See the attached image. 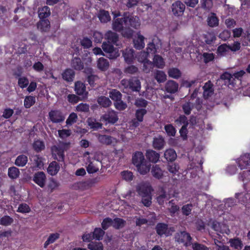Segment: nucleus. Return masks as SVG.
<instances>
[{"label": "nucleus", "mask_w": 250, "mask_h": 250, "mask_svg": "<svg viewBox=\"0 0 250 250\" xmlns=\"http://www.w3.org/2000/svg\"><path fill=\"white\" fill-rule=\"evenodd\" d=\"M125 25L126 27H131L138 29L140 26L139 18L137 16H133L129 12H125L121 18H117L112 23V28L117 32H120L123 30Z\"/></svg>", "instance_id": "1"}, {"label": "nucleus", "mask_w": 250, "mask_h": 250, "mask_svg": "<svg viewBox=\"0 0 250 250\" xmlns=\"http://www.w3.org/2000/svg\"><path fill=\"white\" fill-rule=\"evenodd\" d=\"M121 85L123 86V92L127 93L130 92H139L141 88L140 80L136 77H132L129 79H124L120 82Z\"/></svg>", "instance_id": "2"}, {"label": "nucleus", "mask_w": 250, "mask_h": 250, "mask_svg": "<svg viewBox=\"0 0 250 250\" xmlns=\"http://www.w3.org/2000/svg\"><path fill=\"white\" fill-rule=\"evenodd\" d=\"M110 42H104L102 44V49L107 54V57L110 59L117 58L119 56L118 50Z\"/></svg>", "instance_id": "3"}, {"label": "nucleus", "mask_w": 250, "mask_h": 250, "mask_svg": "<svg viewBox=\"0 0 250 250\" xmlns=\"http://www.w3.org/2000/svg\"><path fill=\"white\" fill-rule=\"evenodd\" d=\"M147 111L145 108L138 109L135 111V118L132 119L131 125L132 126L137 127L140 123L143 121L144 117L146 114Z\"/></svg>", "instance_id": "4"}, {"label": "nucleus", "mask_w": 250, "mask_h": 250, "mask_svg": "<svg viewBox=\"0 0 250 250\" xmlns=\"http://www.w3.org/2000/svg\"><path fill=\"white\" fill-rule=\"evenodd\" d=\"M49 119L53 123H60L64 121L65 117L60 110H51L48 113Z\"/></svg>", "instance_id": "5"}, {"label": "nucleus", "mask_w": 250, "mask_h": 250, "mask_svg": "<svg viewBox=\"0 0 250 250\" xmlns=\"http://www.w3.org/2000/svg\"><path fill=\"white\" fill-rule=\"evenodd\" d=\"M171 12L175 16H182L185 10V5L180 0H176L171 6Z\"/></svg>", "instance_id": "6"}, {"label": "nucleus", "mask_w": 250, "mask_h": 250, "mask_svg": "<svg viewBox=\"0 0 250 250\" xmlns=\"http://www.w3.org/2000/svg\"><path fill=\"white\" fill-rule=\"evenodd\" d=\"M51 152L55 159L60 162H64V150L62 147L53 146L51 147Z\"/></svg>", "instance_id": "7"}, {"label": "nucleus", "mask_w": 250, "mask_h": 250, "mask_svg": "<svg viewBox=\"0 0 250 250\" xmlns=\"http://www.w3.org/2000/svg\"><path fill=\"white\" fill-rule=\"evenodd\" d=\"M101 119L107 123L114 124L118 120V116L116 112L113 110H108L102 116Z\"/></svg>", "instance_id": "8"}, {"label": "nucleus", "mask_w": 250, "mask_h": 250, "mask_svg": "<svg viewBox=\"0 0 250 250\" xmlns=\"http://www.w3.org/2000/svg\"><path fill=\"white\" fill-rule=\"evenodd\" d=\"M175 238L179 243H183L186 246L190 245L192 239L189 233L185 231L177 233Z\"/></svg>", "instance_id": "9"}, {"label": "nucleus", "mask_w": 250, "mask_h": 250, "mask_svg": "<svg viewBox=\"0 0 250 250\" xmlns=\"http://www.w3.org/2000/svg\"><path fill=\"white\" fill-rule=\"evenodd\" d=\"M33 181L41 188H43L46 181V175L43 171L37 172L33 175Z\"/></svg>", "instance_id": "10"}, {"label": "nucleus", "mask_w": 250, "mask_h": 250, "mask_svg": "<svg viewBox=\"0 0 250 250\" xmlns=\"http://www.w3.org/2000/svg\"><path fill=\"white\" fill-rule=\"evenodd\" d=\"M238 167L241 169L247 168V167L250 166V154L245 153L241 155L237 161Z\"/></svg>", "instance_id": "11"}, {"label": "nucleus", "mask_w": 250, "mask_h": 250, "mask_svg": "<svg viewBox=\"0 0 250 250\" xmlns=\"http://www.w3.org/2000/svg\"><path fill=\"white\" fill-rule=\"evenodd\" d=\"M123 56L127 64H131L134 60V51L132 48H126L123 51Z\"/></svg>", "instance_id": "12"}, {"label": "nucleus", "mask_w": 250, "mask_h": 250, "mask_svg": "<svg viewBox=\"0 0 250 250\" xmlns=\"http://www.w3.org/2000/svg\"><path fill=\"white\" fill-rule=\"evenodd\" d=\"M166 144V142L164 137L161 135L153 138L152 142V146L156 150L162 149Z\"/></svg>", "instance_id": "13"}, {"label": "nucleus", "mask_w": 250, "mask_h": 250, "mask_svg": "<svg viewBox=\"0 0 250 250\" xmlns=\"http://www.w3.org/2000/svg\"><path fill=\"white\" fill-rule=\"evenodd\" d=\"M134 163H135V166L136 167L138 171L140 174L144 175L149 171L151 166L150 164H147L146 161L142 163L140 162L138 163V162L135 161Z\"/></svg>", "instance_id": "14"}, {"label": "nucleus", "mask_w": 250, "mask_h": 250, "mask_svg": "<svg viewBox=\"0 0 250 250\" xmlns=\"http://www.w3.org/2000/svg\"><path fill=\"white\" fill-rule=\"evenodd\" d=\"M75 91L77 94L86 97L88 92L86 91L85 84L81 81H77L75 83Z\"/></svg>", "instance_id": "15"}, {"label": "nucleus", "mask_w": 250, "mask_h": 250, "mask_svg": "<svg viewBox=\"0 0 250 250\" xmlns=\"http://www.w3.org/2000/svg\"><path fill=\"white\" fill-rule=\"evenodd\" d=\"M37 27L42 32H46L50 28V22L48 19H42L37 22Z\"/></svg>", "instance_id": "16"}, {"label": "nucleus", "mask_w": 250, "mask_h": 250, "mask_svg": "<svg viewBox=\"0 0 250 250\" xmlns=\"http://www.w3.org/2000/svg\"><path fill=\"white\" fill-rule=\"evenodd\" d=\"M178 83L173 80H168L165 84V88L167 93H175L178 91Z\"/></svg>", "instance_id": "17"}, {"label": "nucleus", "mask_w": 250, "mask_h": 250, "mask_svg": "<svg viewBox=\"0 0 250 250\" xmlns=\"http://www.w3.org/2000/svg\"><path fill=\"white\" fill-rule=\"evenodd\" d=\"M146 159L149 162L154 163H157L160 158L159 153L152 149L146 150Z\"/></svg>", "instance_id": "18"}, {"label": "nucleus", "mask_w": 250, "mask_h": 250, "mask_svg": "<svg viewBox=\"0 0 250 250\" xmlns=\"http://www.w3.org/2000/svg\"><path fill=\"white\" fill-rule=\"evenodd\" d=\"M145 38L140 33H137V37L133 40L134 47L138 50H141L145 47Z\"/></svg>", "instance_id": "19"}, {"label": "nucleus", "mask_w": 250, "mask_h": 250, "mask_svg": "<svg viewBox=\"0 0 250 250\" xmlns=\"http://www.w3.org/2000/svg\"><path fill=\"white\" fill-rule=\"evenodd\" d=\"M75 73L72 69L67 68L62 73V77L67 82H72L75 77Z\"/></svg>", "instance_id": "20"}, {"label": "nucleus", "mask_w": 250, "mask_h": 250, "mask_svg": "<svg viewBox=\"0 0 250 250\" xmlns=\"http://www.w3.org/2000/svg\"><path fill=\"white\" fill-rule=\"evenodd\" d=\"M137 191L142 197L151 195V187L148 186L141 185L137 188Z\"/></svg>", "instance_id": "21"}, {"label": "nucleus", "mask_w": 250, "mask_h": 250, "mask_svg": "<svg viewBox=\"0 0 250 250\" xmlns=\"http://www.w3.org/2000/svg\"><path fill=\"white\" fill-rule=\"evenodd\" d=\"M109 66L108 60L104 58H100L97 61V67L102 71H106Z\"/></svg>", "instance_id": "22"}, {"label": "nucleus", "mask_w": 250, "mask_h": 250, "mask_svg": "<svg viewBox=\"0 0 250 250\" xmlns=\"http://www.w3.org/2000/svg\"><path fill=\"white\" fill-rule=\"evenodd\" d=\"M60 168V165L57 162L53 161L49 165L47 172L50 175L54 176L57 174Z\"/></svg>", "instance_id": "23"}, {"label": "nucleus", "mask_w": 250, "mask_h": 250, "mask_svg": "<svg viewBox=\"0 0 250 250\" xmlns=\"http://www.w3.org/2000/svg\"><path fill=\"white\" fill-rule=\"evenodd\" d=\"M157 234L162 236L166 234L168 230V225L164 223H158L155 227Z\"/></svg>", "instance_id": "24"}, {"label": "nucleus", "mask_w": 250, "mask_h": 250, "mask_svg": "<svg viewBox=\"0 0 250 250\" xmlns=\"http://www.w3.org/2000/svg\"><path fill=\"white\" fill-rule=\"evenodd\" d=\"M105 37L108 42L113 44H116L119 40V36L116 32L112 31H108L105 34Z\"/></svg>", "instance_id": "25"}, {"label": "nucleus", "mask_w": 250, "mask_h": 250, "mask_svg": "<svg viewBox=\"0 0 250 250\" xmlns=\"http://www.w3.org/2000/svg\"><path fill=\"white\" fill-rule=\"evenodd\" d=\"M71 66L76 70H82L83 69V63L79 57H74L71 61Z\"/></svg>", "instance_id": "26"}, {"label": "nucleus", "mask_w": 250, "mask_h": 250, "mask_svg": "<svg viewBox=\"0 0 250 250\" xmlns=\"http://www.w3.org/2000/svg\"><path fill=\"white\" fill-rule=\"evenodd\" d=\"M164 157L167 161L173 162L176 159L177 154L173 149L169 148L166 150L165 152Z\"/></svg>", "instance_id": "27"}, {"label": "nucleus", "mask_w": 250, "mask_h": 250, "mask_svg": "<svg viewBox=\"0 0 250 250\" xmlns=\"http://www.w3.org/2000/svg\"><path fill=\"white\" fill-rule=\"evenodd\" d=\"M112 227L116 229L124 228L126 225V221L122 218L116 217L112 219Z\"/></svg>", "instance_id": "28"}, {"label": "nucleus", "mask_w": 250, "mask_h": 250, "mask_svg": "<svg viewBox=\"0 0 250 250\" xmlns=\"http://www.w3.org/2000/svg\"><path fill=\"white\" fill-rule=\"evenodd\" d=\"M158 40V39L154 38L151 42H150L147 44V46L146 47V53L148 54H155L157 52V49L159 47L155 44V42L156 41Z\"/></svg>", "instance_id": "29"}, {"label": "nucleus", "mask_w": 250, "mask_h": 250, "mask_svg": "<svg viewBox=\"0 0 250 250\" xmlns=\"http://www.w3.org/2000/svg\"><path fill=\"white\" fill-rule=\"evenodd\" d=\"M27 162V157L24 154H21L16 159L15 164L18 167H23L26 165Z\"/></svg>", "instance_id": "30"}, {"label": "nucleus", "mask_w": 250, "mask_h": 250, "mask_svg": "<svg viewBox=\"0 0 250 250\" xmlns=\"http://www.w3.org/2000/svg\"><path fill=\"white\" fill-rule=\"evenodd\" d=\"M97 102L100 106L105 108L108 107L112 104L110 100L104 96L99 97L97 99Z\"/></svg>", "instance_id": "31"}, {"label": "nucleus", "mask_w": 250, "mask_h": 250, "mask_svg": "<svg viewBox=\"0 0 250 250\" xmlns=\"http://www.w3.org/2000/svg\"><path fill=\"white\" fill-rule=\"evenodd\" d=\"M168 76L170 78L178 79L181 77V71L177 68H170L167 71Z\"/></svg>", "instance_id": "32"}, {"label": "nucleus", "mask_w": 250, "mask_h": 250, "mask_svg": "<svg viewBox=\"0 0 250 250\" xmlns=\"http://www.w3.org/2000/svg\"><path fill=\"white\" fill-rule=\"evenodd\" d=\"M50 14V9L47 6H44L39 10V17L40 20L46 19Z\"/></svg>", "instance_id": "33"}, {"label": "nucleus", "mask_w": 250, "mask_h": 250, "mask_svg": "<svg viewBox=\"0 0 250 250\" xmlns=\"http://www.w3.org/2000/svg\"><path fill=\"white\" fill-rule=\"evenodd\" d=\"M229 242L230 246L236 250H241L243 247L242 241L239 238L230 239Z\"/></svg>", "instance_id": "34"}, {"label": "nucleus", "mask_w": 250, "mask_h": 250, "mask_svg": "<svg viewBox=\"0 0 250 250\" xmlns=\"http://www.w3.org/2000/svg\"><path fill=\"white\" fill-rule=\"evenodd\" d=\"M20 175V171L17 167H12L8 169V176L11 179H17Z\"/></svg>", "instance_id": "35"}, {"label": "nucleus", "mask_w": 250, "mask_h": 250, "mask_svg": "<svg viewBox=\"0 0 250 250\" xmlns=\"http://www.w3.org/2000/svg\"><path fill=\"white\" fill-rule=\"evenodd\" d=\"M60 237V234L58 233H51L48 237L47 240L43 245V247L46 249L48 245L55 242Z\"/></svg>", "instance_id": "36"}, {"label": "nucleus", "mask_w": 250, "mask_h": 250, "mask_svg": "<svg viewBox=\"0 0 250 250\" xmlns=\"http://www.w3.org/2000/svg\"><path fill=\"white\" fill-rule=\"evenodd\" d=\"M100 180V177L97 176L95 178L89 179L82 183L83 187L85 188H89L94 186Z\"/></svg>", "instance_id": "37"}, {"label": "nucleus", "mask_w": 250, "mask_h": 250, "mask_svg": "<svg viewBox=\"0 0 250 250\" xmlns=\"http://www.w3.org/2000/svg\"><path fill=\"white\" fill-rule=\"evenodd\" d=\"M88 125L90 126V128L93 130H98L102 128V124L100 122H97L95 119L89 118L87 119Z\"/></svg>", "instance_id": "38"}, {"label": "nucleus", "mask_w": 250, "mask_h": 250, "mask_svg": "<svg viewBox=\"0 0 250 250\" xmlns=\"http://www.w3.org/2000/svg\"><path fill=\"white\" fill-rule=\"evenodd\" d=\"M110 98L114 102L120 101L122 98V94L117 89H112L109 93Z\"/></svg>", "instance_id": "39"}, {"label": "nucleus", "mask_w": 250, "mask_h": 250, "mask_svg": "<svg viewBox=\"0 0 250 250\" xmlns=\"http://www.w3.org/2000/svg\"><path fill=\"white\" fill-rule=\"evenodd\" d=\"M153 62L154 65L158 68H162L165 66L163 58L159 55H154Z\"/></svg>", "instance_id": "40"}, {"label": "nucleus", "mask_w": 250, "mask_h": 250, "mask_svg": "<svg viewBox=\"0 0 250 250\" xmlns=\"http://www.w3.org/2000/svg\"><path fill=\"white\" fill-rule=\"evenodd\" d=\"M151 172L153 176L158 179L161 178L163 175L162 170L157 165L153 166Z\"/></svg>", "instance_id": "41"}, {"label": "nucleus", "mask_w": 250, "mask_h": 250, "mask_svg": "<svg viewBox=\"0 0 250 250\" xmlns=\"http://www.w3.org/2000/svg\"><path fill=\"white\" fill-rule=\"evenodd\" d=\"M145 159L144 157V155L143 153L141 151H136L135 152L132 158V161L133 164L135 166V161L138 162V163H143L145 162Z\"/></svg>", "instance_id": "42"}, {"label": "nucleus", "mask_w": 250, "mask_h": 250, "mask_svg": "<svg viewBox=\"0 0 250 250\" xmlns=\"http://www.w3.org/2000/svg\"><path fill=\"white\" fill-rule=\"evenodd\" d=\"M36 103V98L32 96H26L24 100V106L26 108H29Z\"/></svg>", "instance_id": "43"}, {"label": "nucleus", "mask_w": 250, "mask_h": 250, "mask_svg": "<svg viewBox=\"0 0 250 250\" xmlns=\"http://www.w3.org/2000/svg\"><path fill=\"white\" fill-rule=\"evenodd\" d=\"M98 17L100 21L104 23L110 21L111 19L109 12L104 10L100 11Z\"/></svg>", "instance_id": "44"}, {"label": "nucleus", "mask_w": 250, "mask_h": 250, "mask_svg": "<svg viewBox=\"0 0 250 250\" xmlns=\"http://www.w3.org/2000/svg\"><path fill=\"white\" fill-rule=\"evenodd\" d=\"M104 233L105 232L103 229L96 228L92 232V237L94 239L97 240H101L103 239Z\"/></svg>", "instance_id": "45"}, {"label": "nucleus", "mask_w": 250, "mask_h": 250, "mask_svg": "<svg viewBox=\"0 0 250 250\" xmlns=\"http://www.w3.org/2000/svg\"><path fill=\"white\" fill-rule=\"evenodd\" d=\"M154 78L159 83H164L167 79V75L165 73L161 70H157L155 74Z\"/></svg>", "instance_id": "46"}, {"label": "nucleus", "mask_w": 250, "mask_h": 250, "mask_svg": "<svg viewBox=\"0 0 250 250\" xmlns=\"http://www.w3.org/2000/svg\"><path fill=\"white\" fill-rule=\"evenodd\" d=\"M208 24L210 27H215L218 25L219 20L215 14L212 13L211 15L208 18Z\"/></svg>", "instance_id": "47"}, {"label": "nucleus", "mask_w": 250, "mask_h": 250, "mask_svg": "<svg viewBox=\"0 0 250 250\" xmlns=\"http://www.w3.org/2000/svg\"><path fill=\"white\" fill-rule=\"evenodd\" d=\"M112 137L106 135H99L98 137L99 141L103 144L106 145H110L112 143Z\"/></svg>", "instance_id": "48"}, {"label": "nucleus", "mask_w": 250, "mask_h": 250, "mask_svg": "<svg viewBox=\"0 0 250 250\" xmlns=\"http://www.w3.org/2000/svg\"><path fill=\"white\" fill-rule=\"evenodd\" d=\"M33 147L36 152H40L45 148V145L43 141L36 140L33 143Z\"/></svg>", "instance_id": "49"}, {"label": "nucleus", "mask_w": 250, "mask_h": 250, "mask_svg": "<svg viewBox=\"0 0 250 250\" xmlns=\"http://www.w3.org/2000/svg\"><path fill=\"white\" fill-rule=\"evenodd\" d=\"M14 222V219L9 215H4L0 219V225L4 226L11 225Z\"/></svg>", "instance_id": "50"}, {"label": "nucleus", "mask_w": 250, "mask_h": 250, "mask_svg": "<svg viewBox=\"0 0 250 250\" xmlns=\"http://www.w3.org/2000/svg\"><path fill=\"white\" fill-rule=\"evenodd\" d=\"M165 130L168 136L174 137L176 133V130L171 124H167L165 125Z\"/></svg>", "instance_id": "51"}, {"label": "nucleus", "mask_w": 250, "mask_h": 250, "mask_svg": "<svg viewBox=\"0 0 250 250\" xmlns=\"http://www.w3.org/2000/svg\"><path fill=\"white\" fill-rule=\"evenodd\" d=\"M204 38L205 42L209 45L212 44L216 39L215 36L213 33H207L205 34Z\"/></svg>", "instance_id": "52"}, {"label": "nucleus", "mask_w": 250, "mask_h": 250, "mask_svg": "<svg viewBox=\"0 0 250 250\" xmlns=\"http://www.w3.org/2000/svg\"><path fill=\"white\" fill-rule=\"evenodd\" d=\"M88 248L90 250H103V246L101 242H92L88 245Z\"/></svg>", "instance_id": "53"}, {"label": "nucleus", "mask_w": 250, "mask_h": 250, "mask_svg": "<svg viewBox=\"0 0 250 250\" xmlns=\"http://www.w3.org/2000/svg\"><path fill=\"white\" fill-rule=\"evenodd\" d=\"M182 107L184 113L186 115H188L191 113V111L193 108V105L190 102H188L184 104Z\"/></svg>", "instance_id": "54"}, {"label": "nucleus", "mask_w": 250, "mask_h": 250, "mask_svg": "<svg viewBox=\"0 0 250 250\" xmlns=\"http://www.w3.org/2000/svg\"><path fill=\"white\" fill-rule=\"evenodd\" d=\"M192 208L193 205L191 203L184 205L181 208L182 214L185 216H188L191 214Z\"/></svg>", "instance_id": "55"}, {"label": "nucleus", "mask_w": 250, "mask_h": 250, "mask_svg": "<svg viewBox=\"0 0 250 250\" xmlns=\"http://www.w3.org/2000/svg\"><path fill=\"white\" fill-rule=\"evenodd\" d=\"M112 219L111 218L106 217L103 219L101 226L104 230H106L110 226L112 227Z\"/></svg>", "instance_id": "56"}, {"label": "nucleus", "mask_w": 250, "mask_h": 250, "mask_svg": "<svg viewBox=\"0 0 250 250\" xmlns=\"http://www.w3.org/2000/svg\"><path fill=\"white\" fill-rule=\"evenodd\" d=\"M120 32H121L122 35L127 39H131L133 35V31L129 27H126L124 29L123 28V30H122Z\"/></svg>", "instance_id": "57"}, {"label": "nucleus", "mask_w": 250, "mask_h": 250, "mask_svg": "<svg viewBox=\"0 0 250 250\" xmlns=\"http://www.w3.org/2000/svg\"><path fill=\"white\" fill-rule=\"evenodd\" d=\"M78 119V116L76 113L74 112L71 113L66 121L67 125H72L76 123Z\"/></svg>", "instance_id": "58"}, {"label": "nucleus", "mask_w": 250, "mask_h": 250, "mask_svg": "<svg viewBox=\"0 0 250 250\" xmlns=\"http://www.w3.org/2000/svg\"><path fill=\"white\" fill-rule=\"evenodd\" d=\"M81 45L84 49H87L91 47L92 45L91 40L87 37H84L80 41Z\"/></svg>", "instance_id": "59"}, {"label": "nucleus", "mask_w": 250, "mask_h": 250, "mask_svg": "<svg viewBox=\"0 0 250 250\" xmlns=\"http://www.w3.org/2000/svg\"><path fill=\"white\" fill-rule=\"evenodd\" d=\"M201 7L206 10H210L213 5L212 0H200Z\"/></svg>", "instance_id": "60"}, {"label": "nucleus", "mask_w": 250, "mask_h": 250, "mask_svg": "<svg viewBox=\"0 0 250 250\" xmlns=\"http://www.w3.org/2000/svg\"><path fill=\"white\" fill-rule=\"evenodd\" d=\"M122 178L126 181H131L133 180V175L132 172L128 170H125L121 173Z\"/></svg>", "instance_id": "61"}, {"label": "nucleus", "mask_w": 250, "mask_h": 250, "mask_svg": "<svg viewBox=\"0 0 250 250\" xmlns=\"http://www.w3.org/2000/svg\"><path fill=\"white\" fill-rule=\"evenodd\" d=\"M114 105L116 109L119 111H123L127 107L126 104L123 102L122 99L120 101L114 102Z\"/></svg>", "instance_id": "62"}, {"label": "nucleus", "mask_w": 250, "mask_h": 250, "mask_svg": "<svg viewBox=\"0 0 250 250\" xmlns=\"http://www.w3.org/2000/svg\"><path fill=\"white\" fill-rule=\"evenodd\" d=\"M31 211V209L29 207V206L25 204V203H22L18 207V208L17 210L18 212L21 213H29Z\"/></svg>", "instance_id": "63"}, {"label": "nucleus", "mask_w": 250, "mask_h": 250, "mask_svg": "<svg viewBox=\"0 0 250 250\" xmlns=\"http://www.w3.org/2000/svg\"><path fill=\"white\" fill-rule=\"evenodd\" d=\"M76 109L78 112H87L89 110V105L86 103H80L76 106Z\"/></svg>", "instance_id": "64"}]
</instances>
